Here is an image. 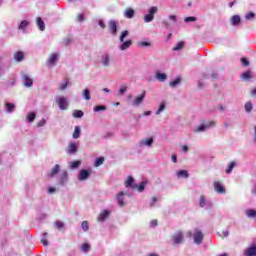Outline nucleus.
Here are the masks:
<instances>
[{"mask_svg": "<svg viewBox=\"0 0 256 256\" xmlns=\"http://www.w3.org/2000/svg\"><path fill=\"white\" fill-rule=\"evenodd\" d=\"M56 103L61 111H67V109H69V102L67 101V98L63 96L56 97Z\"/></svg>", "mask_w": 256, "mask_h": 256, "instance_id": "obj_6", "label": "nucleus"}, {"mask_svg": "<svg viewBox=\"0 0 256 256\" xmlns=\"http://www.w3.org/2000/svg\"><path fill=\"white\" fill-rule=\"evenodd\" d=\"M85 17L83 16V14H79L78 15V21H84Z\"/></svg>", "mask_w": 256, "mask_h": 256, "instance_id": "obj_64", "label": "nucleus"}, {"mask_svg": "<svg viewBox=\"0 0 256 256\" xmlns=\"http://www.w3.org/2000/svg\"><path fill=\"white\" fill-rule=\"evenodd\" d=\"M6 113H13L15 111V104L7 102L5 104Z\"/></svg>", "mask_w": 256, "mask_h": 256, "instance_id": "obj_34", "label": "nucleus"}, {"mask_svg": "<svg viewBox=\"0 0 256 256\" xmlns=\"http://www.w3.org/2000/svg\"><path fill=\"white\" fill-rule=\"evenodd\" d=\"M181 85V77H177L176 79L170 81L169 86L171 88L179 87Z\"/></svg>", "mask_w": 256, "mask_h": 256, "instance_id": "obj_31", "label": "nucleus"}, {"mask_svg": "<svg viewBox=\"0 0 256 256\" xmlns=\"http://www.w3.org/2000/svg\"><path fill=\"white\" fill-rule=\"evenodd\" d=\"M14 59L18 63H21V61H23V59H25V54L21 51H18L14 54Z\"/></svg>", "mask_w": 256, "mask_h": 256, "instance_id": "obj_28", "label": "nucleus"}, {"mask_svg": "<svg viewBox=\"0 0 256 256\" xmlns=\"http://www.w3.org/2000/svg\"><path fill=\"white\" fill-rule=\"evenodd\" d=\"M246 21H252V19H255V13L249 12L245 15Z\"/></svg>", "mask_w": 256, "mask_h": 256, "instance_id": "obj_49", "label": "nucleus"}, {"mask_svg": "<svg viewBox=\"0 0 256 256\" xmlns=\"http://www.w3.org/2000/svg\"><path fill=\"white\" fill-rule=\"evenodd\" d=\"M157 11H159V8H157V6L150 7L148 9V14L144 15V22L151 23V21L155 19V14H157Z\"/></svg>", "mask_w": 256, "mask_h": 256, "instance_id": "obj_4", "label": "nucleus"}, {"mask_svg": "<svg viewBox=\"0 0 256 256\" xmlns=\"http://www.w3.org/2000/svg\"><path fill=\"white\" fill-rule=\"evenodd\" d=\"M61 171V166L59 164H56L51 171L47 174V177L49 179L55 177V175H57L59 172Z\"/></svg>", "mask_w": 256, "mask_h": 256, "instance_id": "obj_19", "label": "nucleus"}, {"mask_svg": "<svg viewBox=\"0 0 256 256\" xmlns=\"http://www.w3.org/2000/svg\"><path fill=\"white\" fill-rule=\"evenodd\" d=\"M139 47H151V42L141 41L138 43Z\"/></svg>", "mask_w": 256, "mask_h": 256, "instance_id": "obj_51", "label": "nucleus"}, {"mask_svg": "<svg viewBox=\"0 0 256 256\" xmlns=\"http://www.w3.org/2000/svg\"><path fill=\"white\" fill-rule=\"evenodd\" d=\"M172 161L173 163H177V154L172 155Z\"/></svg>", "mask_w": 256, "mask_h": 256, "instance_id": "obj_63", "label": "nucleus"}, {"mask_svg": "<svg viewBox=\"0 0 256 256\" xmlns=\"http://www.w3.org/2000/svg\"><path fill=\"white\" fill-rule=\"evenodd\" d=\"M186 236L192 237L194 239L195 245H201L205 237V235H203V231H201L200 228H194L193 231H188Z\"/></svg>", "mask_w": 256, "mask_h": 256, "instance_id": "obj_1", "label": "nucleus"}, {"mask_svg": "<svg viewBox=\"0 0 256 256\" xmlns=\"http://www.w3.org/2000/svg\"><path fill=\"white\" fill-rule=\"evenodd\" d=\"M178 179H189V172L187 170H179L176 172Z\"/></svg>", "mask_w": 256, "mask_h": 256, "instance_id": "obj_24", "label": "nucleus"}, {"mask_svg": "<svg viewBox=\"0 0 256 256\" xmlns=\"http://www.w3.org/2000/svg\"><path fill=\"white\" fill-rule=\"evenodd\" d=\"M90 175H91V171L87 169H82L78 174V179L79 181H86V179H89Z\"/></svg>", "mask_w": 256, "mask_h": 256, "instance_id": "obj_15", "label": "nucleus"}, {"mask_svg": "<svg viewBox=\"0 0 256 256\" xmlns=\"http://www.w3.org/2000/svg\"><path fill=\"white\" fill-rule=\"evenodd\" d=\"M169 21L163 20L162 25L165 29H171V25H177L179 23V18L177 15H169L168 16Z\"/></svg>", "mask_w": 256, "mask_h": 256, "instance_id": "obj_3", "label": "nucleus"}, {"mask_svg": "<svg viewBox=\"0 0 256 256\" xmlns=\"http://www.w3.org/2000/svg\"><path fill=\"white\" fill-rule=\"evenodd\" d=\"M99 111H107V106H105V105H96L94 107V112L99 113Z\"/></svg>", "mask_w": 256, "mask_h": 256, "instance_id": "obj_41", "label": "nucleus"}, {"mask_svg": "<svg viewBox=\"0 0 256 256\" xmlns=\"http://www.w3.org/2000/svg\"><path fill=\"white\" fill-rule=\"evenodd\" d=\"M155 140H153V137H149V138H144L139 142V147L143 148V147H148L151 148L153 147V143Z\"/></svg>", "mask_w": 256, "mask_h": 256, "instance_id": "obj_11", "label": "nucleus"}, {"mask_svg": "<svg viewBox=\"0 0 256 256\" xmlns=\"http://www.w3.org/2000/svg\"><path fill=\"white\" fill-rule=\"evenodd\" d=\"M156 202H157V197H153L152 201L150 202V209H153L155 207Z\"/></svg>", "mask_w": 256, "mask_h": 256, "instance_id": "obj_55", "label": "nucleus"}, {"mask_svg": "<svg viewBox=\"0 0 256 256\" xmlns=\"http://www.w3.org/2000/svg\"><path fill=\"white\" fill-rule=\"evenodd\" d=\"M81 251H83V253H89V251H91V245H89V243L82 244Z\"/></svg>", "mask_w": 256, "mask_h": 256, "instance_id": "obj_39", "label": "nucleus"}, {"mask_svg": "<svg viewBox=\"0 0 256 256\" xmlns=\"http://www.w3.org/2000/svg\"><path fill=\"white\" fill-rule=\"evenodd\" d=\"M125 185L126 187H130V189H137V184H135V179L132 176L128 177Z\"/></svg>", "mask_w": 256, "mask_h": 256, "instance_id": "obj_23", "label": "nucleus"}, {"mask_svg": "<svg viewBox=\"0 0 256 256\" xmlns=\"http://www.w3.org/2000/svg\"><path fill=\"white\" fill-rule=\"evenodd\" d=\"M83 115L85 114L81 110H74L73 112V117H75L76 119H81Z\"/></svg>", "mask_w": 256, "mask_h": 256, "instance_id": "obj_43", "label": "nucleus"}, {"mask_svg": "<svg viewBox=\"0 0 256 256\" xmlns=\"http://www.w3.org/2000/svg\"><path fill=\"white\" fill-rule=\"evenodd\" d=\"M125 192H120L117 197L119 207H123L125 205Z\"/></svg>", "mask_w": 256, "mask_h": 256, "instance_id": "obj_27", "label": "nucleus"}, {"mask_svg": "<svg viewBox=\"0 0 256 256\" xmlns=\"http://www.w3.org/2000/svg\"><path fill=\"white\" fill-rule=\"evenodd\" d=\"M244 256H256V244L245 249Z\"/></svg>", "mask_w": 256, "mask_h": 256, "instance_id": "obj_21", "label": "nucleus"}, {"mask_svg": "<svg viewBox=\"0 0 256 256\" xmlns=\"http://www.w3.org/2000/svg\"><path fill=\"white\" fill-rule=\"evenodd\" d=\"M245 215L248 217V219H256V210H254V209H247L245 211Z\"/></svg>", "mask_w": 256, "mask_h": 256, "instance_id": "obj_29", "label": "nucleus"}, {"mask_svg": "<svg viewBox=\"0 0 256 256\" xmlns=\"http://www.w3.org/2000/svg\"><path fill=\"white\" fill-rule=\"evenodd\" d=\"M199 206L202 208L206 207V209H211L213 207V203L210 200H206L205 196L202 195L200 196Z\"/></svg>", "mask_w": 256, "mask_h": 256, "instance_id": "obj_13", "label": "nucleus"}, {"mask_svg": "<svg viewBox=\"0 0 256 256\" xmlns=\"http://www.w3.org/2000/svg\"><path fill=\"white\" fill-rule=\"evenodd\" d=\"M108 25H109L111 35L113 36L117 35V23L115 22V20H110Z\"/></svg>", "mask_w": 256, "mask_h": 256, "instance_id": "obj_20", "label": "nucleus"}, {"mask_svg": "<svg viewBox=\"0 0 256 256\" xmlns=\"http://www.w3.org/2000/svg\"><path fill=\"white\" fill-rule=\"evenodd\" d=\"M124 16L126 17V19H133V17H135V10H133L132 8L126 9L124 12Z\"/></svg>", "mask_w": 256, "mask_h": 256, "instance_id": "obj_26", "label": "nucleus"}, {"mask_svg": "<svg viewBox=\"0 0 256 256\" xmlns=\"http://www.w3.org/2000/svg\"><path fill=\"white\" fill-rule=\"evenodd\" d=\"M83 231H89V222L83 221L81 224Z\"/></svg>", "mask_w": 256, "mask_h": 256, "instance_id": "obj_52", "label": "nucleus"}, {"mask_svg": "<svg viewBox=\"0 0 256 256\" xmlns=\"http://www.w3.org/2000/svg\"><path fill=\"white\" fill-rule=\"evenodd\" d=\"M126 91H127V86H121L119 89V94L125 95Z\"/></svg>", "mask_w": 256, "mask_h": 256, "instance_id": "obj_54", "label": "nucleus"}, {"mask_svg": "<svg viewBox=\"0 0 256 256\" xmlns=\"http://www.w3.org/2000/svg\"><path fill=\"white\" fill-rule=\"evenodd\" d=\"M69 181V174L67 170H64L61 174L58 176V183L59 185H67V182Z\"/></svg>", "mask_w": 256, "mask_h": 256, "instance_id": "obj_9", "label": "nucleus"}, {"mask_svg": "<svg viewBox=\"0 0 256 256\" xmlns=\"http://www.w3.org/2000/svg\"><path fill=\"white\" fill-rule=\"evenodd\" d=\"M173 245H181L185 241V236L183 235V232L177 231L174 233L171 237Z\"/></svg>", "mask_w": 256, "mask_h": 256, "instance_id": "obj_5", "label": "nucleus"}, {"mask_svg": "<svg viewBox=\"0 0 256 256\" xmlns=\"http://www.w3.org/2000/svg\"><path fill=\"white\" fill-rule=\"evenodd\" d=\"M145 95L146 92H143L141 95L136 96L135 99L132 101V106L133 107H139L143 101H145Z\"/></svg>", "mask_w": 256, "mask_h": 256, "instance_id": "obj_14", "label": "nucleus"}, {"mask_svg": "<svg viewBox=\"0 0 256 256\" xmlns=\"http://www.w3.org/2000/svg\"><path fill=\"white\" fill-rule=\"evenodd\" d=\"M235 161L231 162L229 165H228V168L226 169V173L229 175L231 173H233V169H235Z\"/></svg>", "mask_w": 256, "mask_h": 256, "instance_id": "obj_45", "label": "nucleus"}, {"mask_svg": "<svg viewBox=\"0 0 256 256\" xmlns=\"http://www.w3.org/2000/svg\"><path fill=\"white\" fill-rule=\"evenodd\" d=\"M214 191H216V193L223 194L225 193V186H223L221 182H214Z\"/></svg>", "mask_w": 256, "mask_h": 256, "instance_id": "obj_22", "label": "nucleus"}, {"mask_svg": "<svg viewBox=\"0 0 256 256\" xmlns=\"http://www.w3.org/2000/svg\"><path fill=\"white\" fill-rule=\"evenodd\" d=\"M67 85H69V82L61 84L60 86L61 91H65V89H67Z\"/></svg>", "mask_w": 256, "mask_h": 256, "instance_id": "obj_58", "label": "nucleus"}, {"mask_svg": "<svg viewBox=\"0 0 256 256\" xmlns=\"http://www.w3.org/2000/svg\"><path fill=\"white\" fill-rule=\"evenodd\" d=\"M217 123L215 121H210L207 124H202L198 126L196 129H194V133H203L207 131V129H211V127H215Z\"/></svg>", "mask_w": 256, "mask_h": 256, "instance_id": "obj_7", "label": "nucleus"}, {"mask_svg": "<svg viewBox=\"0 0 256 256\" xmlns=\"http://www.w3.org/2000/svg\"><path fill=\"white\" fill-rule=\"evenodd\" d=\"M46 123L47 121L45 119H42L38 122L37 127H45Z\"/></svg>", "mask_w": 256, "mask_h": 256, "instance_id": "obj_56", "label": "nucleus"}, {"mask_svg": "<svg viewBox=\"0 0 256 256\" xmlns=\"http://www.w3.org/2000/svg\"><path fill=\"white\" fill-rule=\"evenodd\" d=\"M150 227H157V220H152L150 222Z\"/></svg>", "mask_w": 256, "mask_h": 256, "instance_id": "obj_60", "label": "nucleus"}, {"mask_svg": "<svg viewBox=\"0 0 256 256\" xmlns=\"http://www.w3.org/2000/svg\"><path fill=\"white\" fill-rule=\"evenodd\" d=\"M241 63L244 67H249V60L247 58H241Z\"/></svg>", "mask_w": 256, "mask_h": 256, "instance_id": "obj_53", "label": "nucleus"}, {"mask_svg": "<svg viewBox=\"0 0 256 256\" xmlns=\"http://www.w3.org/2000/svg\"><path fill=\"white\" fill-rule=\"evenodd\" d=\"M81 167V161L76 160L71 162L70 169H79Z\"/></svg>", "mask_w": 256, "mask_h": 256, "instance_id": "obj_44", "label": "nucleus"}, {"mask_svg": "<svg viewBox=\"0 0 256 256\" xmlns=\"http://www.w3.org/2000/svg\"><path fill=\"white\" fill-rule=\"evenodd\" d=\"M203 87H205V82H203V80H199L198 81V88L203 89Z\"/></svg>", "mask_w": 256, "mask_h": 256, "instance_id": "obj_57", "label": "nucleus"}, {"mask_svg": "<svg viewBox=\"0 0 256 256\" xmlns=\"http://www.w3.org/2000/svg\"><path fill=\"white\" fill-rule=\"evenodd\" d=\"M98 25H99L102 29H105V22H103V20H99Z\"/></svg>", "mask_w": 256, "mask_h": 256, "instance_id": "obj_59", "label": "nucleus"}, {"mask_svg": "<svg viewBox=\"0 0 256 256\" xmlns=\"http://www.w3.org/2000/svg\"><path fill=\"white\" fill-rule=\"evenodd\" d=\"M27 27H29V21L23 20V21L20 22V25L18 26V29H20L21 31L25 32Z\"/></svg>", "mask_w": 256, "mask_h": 256, "instance_id": "obj_35", "label": "nucleus"}, {"mask_svg": "<svg viewBox=\"0 0 256 256\" xmlns=\"http://www.w3.org/2000/svg\"><path fill=\"white\" fill-rule=\"evenodd\" d=\"M54 225L59 229V231H63V229H65V223H63L62 221L58 220L55 222Z\"/></svg>", "mask_w": 256, "mask_h": 256, "instance_id": "obj_46", "label": "nucleus"}, {"mask_svg": "<svg viewBox=\"0 0 256 256\" xmlns=\"http://www.w3.org/2000/svg\"><path fill=\"white\" fill-rule=\"evenodd\" d=\"M72 137L73 139H79L81 137V126H75Z\"/></svg>", "mask_w": 256, "mask_h": 256, "instance_id": "obj_32", "label": "nucleus"}, {"mask_svg": "<svg viewBox=\"0 0 256 256\" xmlns=\"http://www.w3.org/2000/svg\"><path fill=\"white\" fill-rule=\"evenodd\" d=\"M252 110H253V104L251 102H247L245 104V111H246V113H251Z\"/></svg>", "mask_w": 256, "mask_h": 256, "instance_id": "obj_48", "label": "nucleus"}, {"mask_svg": "<svg viewBox=\"0 0 256 256\" xmlns=\"http://www.w3.org/2000/svg\"><path fill=\"white\" fill-rule=\"evenodd\" d=\"M78 149H79V144L70 142L68 145V148L66 149V153L68 155H75V153H77Z\"/></svg>", "mask_w": 256, "mask_h": 256, "instance_id": "obj_12", "label": "nucleus"}, {"mask_svg": "<svg viewBox=\"0 0 256 256\" xmlns=\"http://www.w3.org/2000/svg\"><path fill=\"white\" fill-rule=\"evenodd\" d=\"M167 108V104L165 102H161L158 110L155 112V115H161V113H163V111H165V109Z\"/></svg>", "mask_w": 256, "mask_h": 256, "instance_id": "obj_33", "label": "nucleus"}, {"mask_svg": "<svg viewBox=\"0 0 256 256\" xmlns=\"http://www.w3.org/2000/svg\"><path fill=\"white\" fill-rule=\"evenodd\" d=\"M242 79H244V81H249V79H251V72L250 71H246L241 75Z\"/></svg>", "mask_w": 256, "mask_h": 256, "instance_id": "obj_47", "label": "nucleus"}, {"mask_svg": "<svg viewBox=\"0 0 256 256\" xmlns=\"http://www.w3.org/2000/svg\"><path fill=\"white\" fill-rule=\"evenodd\" d=\"M126 37H129V31L128 30H124L121 35H120V43H122L119 46V50L120 51H127V49H129V47H131V45H133V41L132 40H126Z\"/></svg>", "mask_w": 256, "mask_h": 256, "instance_id": "obj_2", "label": "nucleus"}, {"mask_svg": "<svg viewBox=\"0 0 256 256\" xmlns=\"http://www.w3.org/2000/svg\"><path fill=\"white\" fill-rule=\"evenodd\" d=\"M155 79L159 81V83H165L167 80V74L157 70L155 72Z\"/></svg>", "mask_w": 256, "mask_h": 256, "instance_id": "obj_17", "label": "nucleus"}, {"mask_svg": "<svg viewBox=\"0 0 256 256\" xmlns=\"http://www.w3.org/2000/svg\"><path fill=\"white\" fill-rule=\"evenodd\" d=\"M55 191H56V189H55V187H49L48 188V193H55Z\"/></svg>", "mask_w": 256, "mask_h": 256, "instance_id": "obj_61", "label": "nucleus"}, {"mask_svg": "<svg viewBox=\"0 0 256 256\" xmlns=\"http://www.w3.org/2000/svg\"><path fill=\"white\" fill-rule=\"evenodd\" d=\"M184 21H185V23H193V22L197 21V17H195V16H189V17H186V18L184 19Z\"/></svg>", "mask_w": 256, "mask_h": 256, "instance_id": "obj_50", "label": "nucleus"}, {"mask_svg": "<svg viewBox=\"0 0 256 256\" xmlns=\"http://www.w3.org/2000/svg\"><path fill=\"white\" fill-rule=\"evenodd\" d=\"M105 163V158L104 157H99L95 160L94 167H101Z\"/></svg>", "mask_w": 256, "mask_h": 256, "instance_id": "obj_38", "label": "nucleus"}, {"mask_svg": "<svg viewBox=\"0 0 256 256\" xmlns=\"http://www.w3.org/2000/svg\"><path fill=\"white\" fill-rule=\"evenodd\" d=\"M22 79H23V85L25 87H28V88L33 87V78L29 77V75L23 74Z\"/></svg>", "mask_w": 256, "mask_h": 256, "instance_id": "obj_18", "label": "nucleus"}, {"mask_svg": "<svg viewBox=\"0 0 256 256\" xmlns=\"http://www.w3.org/2000/svg\"><path fill=\"white\" fill-rule=\"evenodd\" d=\"M109 215H111V211L109 210H103L98 218L97 221H99L100 223H104V221H107V219L109 218Z\"/></svg>", "mask_w": 256, "mask_h": 256, "instance_id": "obj_16", "label": "nucleus"}, {"mask_svg": "<svg viewBox=\"0 0 256 256\" xmlns=\"http://www.w3.org/2000/svg\"><path fill=\"white\" fill-rule=\"evenodd\" d=\"M147 185V181H142L139 183V185H137V188L139 193H143L145 191V187Z\"/></svg>", "mask_w": 256, "mask_h": 256, "instance_id": "obj_37", "label": "nucleus"}, {"mask_svg": "<svg viewBox=\"0 0 256 256\" xmlns=\"http://www.w3.org/2000/svg\"><path fill=\"white\" fill-rule=\"evenodd\" d=\"M82 97L85 101H91V91L88 88H85L82 92Z\"/></svg>", "mask_w": 256, "mask_h": 256, "instance_id": "obj_30", "label": "nucleus"}, {"mask_svg": "<svg viewBox=\"0 0 256 256\" xmlns=\"http://www.w3.org/2000/svg\"><path fill=\"white\" fill-rule=\"evenodd\" d=\"M35 117H37V114H35V112H30L27 116L28 123H33L35 121Z\"/></svg>", "mask_w": 256, "mask_h": 256, "instance_id": "obj_42", "label": "nucleus"}, {"mask_svg": "<svg viewBox=\"0 0 256 256\" xmlns=\"http://www.w3.org/2000/svg\"><path fill=\"white\" fill-rule=\"evenodd\" d=\"M69 43H71V38H66L64 39V45H69Z\"/></svg>", "mask_w": 256, "mask_h": 256, "instance_id": "obj_62", "label": "nucleus"}, {"mask_svg": "<svg viewBox=\"0 0 256 256\" xmlns=\"http://www.w3.org/2000/svg\"><path fill=\"white\" fill-rule=\"evenodd\" d=\"M230 23H231V25H233V27L239 26L241 23V16H239V15L232 16Z\"/></svg>", "mask_w": 256, "mask_h": 256, "instance_id": "obj_25", "label": "nucleus"}, {"mask_svg": "<svg viewBox=\"0 0 256 256\" xmlns=\"http://www.w3.org/2000/svg\"><path fill=\"white\" fill-rule=\"evenodd\" d=\"M57 61H59V53H53L47 60V66L55 67L57 65Z\"/></svg>", "mask_w": 256, "mask_h": 256, "instance_id": "obj_8", "label": "nucleus"}, {"mask_svg": "<svg viewBox=\"0 0 256 256\" xmlns=\"http://www.w3.org/2000/svg\"><path fill=\"white\" fill-rule=\"evenodd\" d=\"M100 63H102L103 67H109V65H111V54H102L100 58Z\"/></svg>", "mask_w": 256, "mask_h": 256, "instance_id": "obj_10", "label": "nucleus"}, {"mask_svg": "<svg viewBox=\"0 0 256 256\" xmlns=\"http://www.w3.org/2000/svg\"><path fill=\"white\" fill-rule=\"evenodd\" d=\"M183 47H185V42L180 41L175 45V47L173 48V51H181Z\"/></svg>", "mask_w": 256, "mask_h": 256, "instance_id": "obj_40", "label": "nucleus"}, {"mask_svg": "<svg viewBox=\"0 0 256 256\" xmlns=\"http://www.w3.org/2000/svg\"><path fill=\"white\" fill-rule=\"evenodd\" d=\"M37 26L40 29V31H45V22L41 17L37 18Z\"/></svg>", "mask_w": 256, "mask_h": 256, "instance_id": "obj_36", "label": "nucleus"}]
</instances>
